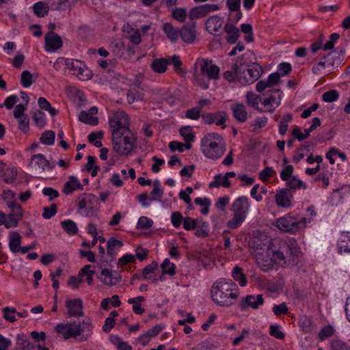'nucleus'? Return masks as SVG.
<instances>
[{
    "label": "nucleus",
    "mask_w": 350,
    "mask_h": 350,
    "mask_svg": "<svg viewBox=\"0 0 350 350\" xmlns=\"http://www.w3.org/2000/svg\"><path fill=\"white\" fill-rule=\"evenodd\" d=\"M249 56L250 54L245 53L232 65V69L237 74V80L242 85L254 83L263 72L262 68L258 64L252 62Z\"/></svg>",
    "instance_id": "nucleus-1"
},
{
    "label": "nucleus",
    "mask_w": 350,
    "mask_h": 350,
    "mask_svg": "<svg viewBox=\"0 0 350 350\" xmlns=\"http://www.w3.org/2000/svg\"><path fill=\"white\" fill-rule=\"evenodd\" d=\"M211 297L213 301L222 307L233 305L239 296L237 284L231 280L219 279L212 286Z\"/></svg>",
    "instance_id": "nucleus-2"
},
{
    "label": "nucleus",
    "mask_w": 350,
    "mask_h": 350,
    "mask_svg": "<svg viewBox=\"0 0 350 350\" xmlns=\"http://www.w3.org/2000/svg\"><path fill=\"white\" fill-rule=\"evenodd\" d=\"M201 150L206 157L216 160L224 155L226 144L221 135L210 133L201 139Z\"/></svg>",
    "instance_id": "nucleus-3"
},
{
    "label": "nucleus",
    "mask_w": 350,
    "mask_h": 350,
    "mask_svg": "<svg viewBox=\"0 0 350 350\" xmlns=\"http://www.w3.org/2000/svg\"><path fill=\"white\" fill-rule=\"evenodd\" d=\"M83 325L80 324L73 323H59L55 327V330L57 333L61 335L64 340H68L71 338L79 336L80 341H85L91 335V332L86 335H81L82 332L85 328H92V322L89 319H85L82 322Z\"/></svg>",
    "instance_id": "nucleus-4"
},
{
    "label": "nucleus",
    "mask_w": 350,
    "mask_h": 350,
    "mask_svg": "<svg viewBox=\"0 0 350 350\" xmlns=\"http://www.w3.org/2000/svg\"><path fill=\"white\" fill-rule=\"evenodd\" d=\"M250 204L246 197L241 196L236 199L232 204L233 218L227 222V226L231 229H235L245 220L248 212Z\"/></svg>",
    "instance_id": "nucleus-5"
},
{
    "label": "nucleus",
    "mask_w": 350,
    "mask_h": 350,
    "mask_svg": "<svg viewBox=\"0 0 350 350\" xmlns=\"http://www.w3.org/2000/svg\"><path fill=\"white\" fill-rule=\"evenodd\" d=\"M109 124L112 135H125L130 132V118L124 111H116L110 116Z\"/></svg>",
    "instance_id": "nucleus-6"
},
{
    "label": "nucleus",
    "mask_w": 350,
    "mask_h": 350,
    "mask_svg": "<svg viewBox=\"0 0 350 350\" xmlns=\"http://www.w3.org/2000/svg\"><path fill=\"white\" fill-rule=\"evenodd\" d=\"M305 224L306 218L297 221L293 217L286 216L279 218L276 221V226L285 232L295 233L299 229L304 228Z\"/></svg>",
    "instance_id": "nucleus-7"
},
{
    "label": "nucleus",
    "mask_w": 350,
    "mask_h": 350,
    "mask_svg": "<svg viewBox=\"0 0 350 350\" xmlns=\"http://www.w3.org/2000/svg\"><path fill=\"white\" fill-rule=\"evenodd\" d=\"M197 64L200 66L201 75L206 76L208 80H218L219 79V68L213 64L208 59H198Z\"/></svg>",
    "instance_id": "nucleus-8"
},
{
    "label": "nucleus",
    "mask_w": 350,
    "mask_h": 350,
    "mask_svg": "<svg viewBox=\"0 0 350 350\" xmlns=\"http://www.w3.org/2000/svg\"><path fill=\"white\" fill-rule=\"evenodd\" d=\"M112 142L114 150L122 155H129L131 152V142L129 136L125 135H112Z\"/></svg>",
    "instance_id": "nucleus-9"
},
{
    "label": "nucleus",
    "mask_w": 350,
    "mask_h": 350,
    "mask_svg": "<svg viewBox=\"0 0 350 350\" xmlns=\"http://www.w3.org/2000/svg\"><path fill=\"white\" fill-rule=\"evenodd\" d=\"M107 263V260L103 259L100 260V266L102 270L98 275V279L105 285L109 286L116 285L119 282L120 277L118 274L114 273L105 268Z\"/></svg>",
    "instance_id": "nucleus-10"
},
{
    "label": "nucleus",
    "mask_w": 350,
    "mask_h": 350,
    "mask_svg": "<svg viewBox=\"0 0 350 350\" xmlns=\"http://www.w3.org/2000/svg\"><path fill=\"white\" fill-rule=\"evenodd\" d=\"M219 7L216 4L206 3L202 5H198L193 8L189 14V18L191 21L202 18L206 16L209 12L216 11Z\"/></svg>",
    "instance_id": "nucleus-11"
},
{
    "label": "nucleus",
    "mask_w": 350,
    "mask_h": 350,
    "mask_svg": "<svg viewBox=\"0 0 350 350\" xmlns=\"http://www.w3.org/2000/svg\"><path fill=\"white\" fill-rule=\"evenodd\" d=\"M97 201L98 198L95 195L83 193L77 198L76 202L79 210L92 211Z\"/></svg>",
    "instance_id": "nucleus-12"
},
{
    "label": "nucleus",
    "mask_w": 350,
    "mask_h": 350,
    "mask_svg": "<svg viewBox=\"0 0 350 350\" xmlns=\"http://www.w3.org/2000/svg\"><path fill=\"white\" fill-rule=\"evenodd\" d=\"M29 166L36 170L44 171L45 169H53L55 164L50 163L43 154H37L31 157Z\"/></svg>",
    "instance_id": "nucleus-13"
},
{
    "label": "nucleus",
    "mask_w": 350,
    "mask_h": 350,
    "mask_svg": "<svg viewBox=\"0 0 350 350\" xmlns=\"http://www.w3.org/2000/svg\"><path fill=\"white\" fill-rule=\"evenodd\" d=\"M268 242L267 250L269 255L271 254L274 260L278 261V264L282 265H285V261H286V251L288 249V244L286 242H282L277 250H273L271 248L272 243L271 241H268Z\"/></svg>",
    "instance_id": "nucleus-14"
},
{
    "label": "nucleus",
    "mask_w": 350,
    "mask_h": 350,
    "mask_svg": "<svg viewBox=\"0 0 350 350\" xmlns=\"http://www.w3.org/2000/svg\"><path fill=\"white\" fill-rule=\"evenodd\" d=\"M45 50L48 52H54L62 46L61 37L53 31H49L44 36Z\"/></svg>",
    "instance_id": "nucleus-15"
},
{
    "label": "nucleus",
    "mask_w": 350,
    "mask_h": 350,
    "mask_svg": "<svg viewBox=\"0 0 350 350\" xmlns=\"http://www.w3.org/2000/svg\"><path fill=\"white\" fill-rule=\"evenodd\" d=\"M224 20L223 18L214 15L210 16L205 23V27L206 31L213 35H220Z\"/></svg>",
    "instance_id": "nucleus-16"
},
{
    "label": "nucleus",
    "mask_w": 350,
    "mask_h": 350,
    "mask_svg": "<svg viewBox=\"0 0 350 350\" xmlns=\"http://www.w3.org/2000/svg\"><path fill=\"white\" fill-rule=\"evenodd\" d=\"M66 307L68 308V315L70 317L83 316V302L79 298L66 300Z\"/></svg>",
    "instance_id": "nucleus-17"
},
{
    "label": "nucleus",
    "mask_w": 350,
    "mask_h": 350,
    "mask_svg": "<svg viewBox=\"0 0 350 350\" xmlns=\"http://www.w3.org/2000/svg\"><path fill=\"white\" fill-rule=\"evenodd\" d=\"M300 254L299 248L295 241H291L288 244V249L286 251L285 265L288 266H294L298 263L299 256Z\"/></svg>",
    "instance_id": "nucleus-18"
},
{
    "label": "nucleus",
    "mask_w": 350,
    "mask_h": 350,
    "mask_svg": "<svg viewBox=\"0 0 350 350\" xmlns=\"http://www.w3.org/2000/svg\"><path fill=\"white\" fill-rule=\"evenodd\" d=\"M271 93H276L278 95V97H276L271 94L269 97L264 100L262 104L265 109V111L273 112L280 104L282 92H280L278 89H273L271 90Z\"/></svg>",
    "instance_id": "nucleus-19"
},
{
    "label": "nucleus",
    "mask_w": 350,
    "mask_h": 350,
    "mask_svg": "<svg viewBox=\"0 0 350 350\" xmlns=\"http://www.w3.org/2000/svg\"><path fill=\"white\" fill-rule=\"evenodd\" d=\"M263 303L264 299L262 295L259 294L256 297L249 295L242 299L239 306L242 309H246L247 307L257 309L260 305H262Z\"/></svg>",
    "instance_id": "nucleus-20"
},
{
    "label": "nucleus",
    "mask_w": 350,
    "mask_h": 350,
    "mask_svg": "<svg viewBox=\"0 0 350 350\" xmlns=\"http://www.w3.org/2000/svg\"><path fill=\"white\" fill-rule=\"evenodd\" d=\"M291 198L289 189H282L275 195V202L278 206L288 208L291 206Z\"/></svg>",
    "instance_id": "nucleus-21"
},
{
    "label": "nucleus",
    "mask_w": 350,
    "mask_h": 350,
    "mask_svg": "<svg viewBox=\"0 0 350 350\" xmlns=\"http://www.w3.org/2000/svg\"><path fill=\"white\" fill-rule=\"evenodd\" d=\"M183 40L187 43H192L196 38V23H191L185 25L180 31Z\"/></svg>",
    "instance_id": "nucleus-22"
},
{
    "label": "nucleus",
    "mask_w": 350,
    "mask_h": 350,
    "mask_svg": "<svg viewBox=\"0 0 350 350\" xmlns=\"http://www.w3.org/2000/svg\"><path fill=\"white\" fill-rule=\"evenodd\" d=\"M280 78V75L278 72L271 74L266 81L262 80L257 83L256 90L262 92L266 88L273 87L279 82Z\"/></svg>",
    "instance_id": "nucleus-23"
},
{
    "label": "nucleus",
    "mask_w": 350,
    "mask_h": 350,
    "mask_svg": "<svg viewBox=\"0 0 350 350\" xmlns=\"http://www.w3.org/2000/svg\"><path fill=\"white\" fill-rule=\"evenodd\" d=\"M83 189V185L76 176H70V180L64 184L63 192L66 195H70L76 191Z\"/></svg>",
    "instance_id": "nucleus-24"
},
{
    "label": "nucleus",
    "mask_w": 350,
    "mask_h": 350,
    "mask_svg": "<svg viewBox=\"0 0 350 350\" xmlns=\"http://www.w3.org/2000/svg\"><path fill=\"white\" fill-rule=\"evenodd\" d=\"M122 245L123 243L122 241L114 238H111L108 240L107 243V253L109 258V259L107 260L108 261H113L114 260L117 250Z\"/></svg>",
    "instance_id": "nucleus-25"
},
{
    "label": "nucleus",
    "mask_w": 350,
    "mask_h": 350,
    "mask_svg": "<svg viewBox=\"0 0 350 350\" xmlns=\"http://www.w3.org/2000/svg\"><path fill=\"white\" fill-rule=\"evenodd\" d=\"M231 109L234 118L237 121L240 122H244L246 121L247 113L246 111L245 107L243 104L234 103L232 105Z\"/></svg>",
    "instance_id": "nucleus-26"
},
{
    "label": "nucleus",
    "mask_w": 350,
    "mask_h": 350,
    "mask_svg": "<svg viewBox=\"0 0 350 350\" xmlns=\"http://www.w3.org/2000/svg\"><path fill=\"white\" fill-rule=\"evenodd\" d=\"M284 180L286 181V188L292 193L297 189H306V184L295 176H281Z\"/></svg>",
    "instance_id": "nucleus-27"
},
{
    "label": "nucleus",
    "mask_w": 350,
    "mask_h": 350,
    "mask_svg": "<svg viewBox=\"0 0 350 350\" xmlns=\"http://www.w3.org/2000/svg\"><path fill=\"white\" fill-rule=\"evenodd\" d=\"M224 31L227 33L226 40L230 44H234L239 37V29L233 25L226 24L224 26Z\"/></svg>",
    "instance_id": "nucleus-28"
},
{
    "label": "nucleus",
    "mask_w": 350,
    "mask_h": 350,
    "mask_svg": "<svg viewBox=\"0 0 350 350\" xmlns=\"http://www.w3.org/2000/svg\"><path fill=\"white\" fill-rule=\"evenodd\" d=\"M113 47V52L119 53L120 51L124 50L131 49V40H127L124 38H122L120 40H115L111 43Z\"/></svg>",
    "instance_id": "nucleus-29"
},
{
    "label": "nucleus",
    "mask_w": 350,
    "mask_h": 350,
    "mask_svg": "<svg viewBox=\"0 0 350 350\" xmlns=\"http://www.w3.org/2000/svg\"><path fill=\"white\" fill-rule=\"evenodd\" d=\"M179 133L186 142L185 149L189 150L191 147V142H193L195 138L192 127L190 126H183L180 129Z\"/></svg>",
    "instance_id": "nucleus-30"
},
{
    "label": "nucleus",
    "mask_w": 350,
    "mask_h": 350,
    "mask_svg": "<svg viewBox=\"0 0 350 350\" xmlns=\"http://www.w3.org/2000/svg\"><path fill=\"white\" fill-rule=\"evenodd\" d=\"M331 53L327 55H324L322 59L313 66L312 71L315 74H321L323 70L325 68H330L332 66V63L330 61Z\"/></svg>",
    "instance_id": "nucleus-31"
},
{
    "label": "nucleus",
    "mask_w": 350,
    "mask_h": 350,
    "mask_svg": "<svg viewBox=\"0 0 350 350\" xmlns=\"http://www.w3.org/2000/svg\"><path fill=\"white\" fill-rule=\"evenodd\" d=\"M9 248L13 253L19 252L21 242V236L16 231L10 232L9 236Z\"/></svg>",
    "instance_id": "nucleus-32"
},
{
    "label": "nucleus",
    "mask_w": 350,
    "mask_h": 350,
    "mask_svg": "<svg viewBox=\"0 0 350 350\" xmlns=\"http://www.w3.org/2000/svg\"><path fill=\"white\" fill-rule=\"evenodd\" d=\"M170 60L166 58H159L153 60L151 68L157 73H163L166 71Z\"/></svg>",
    "instance_id": "nucleus-33"
},
{
    "label": "nucleus",
    "mask_w": 350,
    "mask_h": 350,
    "mask_svg": "<svg viewBox=\"0 0 350 350\" xmlns=\"http://www.w3.org/2000/svg\"><path fill=\"white\" fill-rule=\"evenodd\" d=\"M33 10L38 17H44L49 14V6L44 1H38L33 5Z\"/></svg>",
    "instance_id": "nucleus-34"
},
{
    "label": "nucleus",
    "mask_w": 350,
    "mask_h": 350,
    "mask_svg": "<svg viewBox=\"0 0 350 350\" xmlns=\"http://www.w3.org/2000/svg\"><path fill=\"white\" fill-rule=\"evenodd\" d=\"M162 269V274L159 276V280H163V275L164 274H169L170 275H174L175 274L176 266L174 263L171 262L168 258H165L163 263L161 265Z\"/></svg>",
    "instance_id": "nucleus-35"
},
{
    "label": "nucleus",
    "mask_w": 350,
    "mask_h": 350,
    "mask_svg": "<svg viewBox=\"0 0 350 350\" xmlns=\"http://www.w3.org/2000/svg\"><path fill=\"white\" fill-rule=\"evenodd\" d=\"M118 316V313L117 311L113 310L110 312L108 317L106 318L105 321V323L103 326V332L108 333L111 331V329L114 327L116 321L115 318Z\"/></svg>",
    "instance_id": "nucleus-36"
},
{
    "label": "nucleus",
    "mask_w": 350,
    "mask_h": 350,
    "mask_svg": "<svg viewBox=\"0 0 350 350\" xmlns=\"http://www.w3.org/2000/svg\"><path fill=\"white\" fill-rule=\"evenodd\" d=\"M61 226L64 230L70 235L76 234L78 232V228L76 223L71 219H66L61 221Z\"/></svg>",
    "instance_id": "nucleus-37"
},
{
    "label": "nucleus",
    "mask_w": 350,
    "mask_h": 350,
    "mask_svg": "<svg viewBox=\"0 0 350 350\" xmlns=\"http://www.w3.org/2000/svg\"><path fill=\"white\" fill-rule=\"evenodd\" d=\"M75 75L81 81H86L92 77V72L83 63H82L80 66V69L75 72Z\"/></svg>",
    "instance_id": "nucleus-38"
},
{
    "label": "nucleus",
    "mask_w": 350,
    "mask_h": 350,
    "mask_svg": "<svg viewBox=\"0 0 350 350\" xmlns=\"http://www.w3.org/2000/svg\"><path fill=\"white\" fill-rule=\"evenodd\" d=\"M233 278L238 281L240 286H245L247 284L246 276L243 273L242 269L239 266H235L232 272Z\"/></svg>",
    "instance_id": "nucleus-39"
},
{
    "label": "nucleus",
    "mask_w": 350,
    "mask_h": 350,
    "mask_svg": "<svg viewBox=\"0 0 350 350\" xmlns=\"http://www.w3.org/2000/svg\"><path fill=\"white\" fill-rule=\"evenodd\" d=\"M121 302L120 301L119 297L118 295H113L110 298H105L102 300L100 304V307L103 310H108L110 307V305L113 307H118L120 305Z\"/></svg>",
    "instance_id": "nucleus-40"
},
{
    "label": "nucleus",
    "mask_w": 350,
    "mask_h": 350,
    "mask_svg": "<svg viewBox=\"0 0 350 350\" xmlns=\"http://www.w3.org/2000/svg\"><path fill=\"white\" fill-rule=\"evenodd\" d=\"M79 120L83 123L93 126L97 125L98 123V118L90 116L86 111H81L80 112Z\"/></svg>",
    "instance_id": "nucleus-41"
},
{
    "label": "nucleus",
    "mask_w": 350,
    "mask_h": 350,
    "mask_svg": "<svg viewBox=\"0 0 350 350\" xmlns=\"http://www.w3.org/2000/svg\"><path fill=\"white\" fill-rule=\"evenodd\" d=\"M111 342L116 346L118 350H131V346L122 340L116 335L110 336Z\"/></svg>",
    "instance_id": "nucleus-42"
},
{
    "label": "nucleus",
    "mask_w": 350,
    "mask_h": 350,
    "mask_svg": "<svg viewBox=\"0 0 350 350\" xmlns=\"http://www.w3.org/2000/svg\"><path fill=\"white\" fill-rule=\"evenodd\" d=\"M228 176H215L214 181L209 184L210 188H217L220 186L228 188L230 186V183L228 179Z\"/></svg>",
    "instance_id": "nucleus-43"
},
{
    "label": "nucleus",
    "mask_w": 350,
    "mask_h": 350,
    "mask_svg": "<svg viewBox=\"0 0 350 350\" xmlns=\"http://www.w3.org/2000/svg\"><path fill=\"white\" fill-rule=\"evenodd\" d=\"M163 29L166 33L167 38L172 41H176L178 38L180 32H178L170 23H165Z\"/></svg>",
    "instance_id": "nucleus-44"
},
{
    "label": "nucleus",
    "mask_w": 350,
    "mask_h": 350,
    "mask_svg": "<svg viewBox=\"0 0 350 350\" xmlns=\"http://www.w3.org/2000/svg\"><path fill=\"white\" fill-rule=\"evenodd\" d=\"M55 134L53 131H44L40 138V142L44 145L51 146L55 142Z\"/></svg>",
    "instance_id": "nucleus-45"
},
{
    "label": "nucleus",
    "mask_w": 350,
    "mask_h": 350,
    "mask_svg": "<svg viewBox=\"0 0 350 350\" xmlns=\"http://www.w3.org/2000/svg\"><path fill=\"white\" fill-rule=\"evenodd\" d=\"M172 16L176 21L183 23L187 18V10L185 8H172Z\"/></svg>",
    "instance_id": "nucleus-46"
},
{
    "label": "nucleus",
    "mask_w": 350,
    "mask_h": 350,
    "mask_svg": "<svg viewBox=\"0 0 350 350\" xmlns=\"http://www.w3.org/2000/svg\"><path fill=\"white\" fill-rule=\"evenodd\" d=\"M292 120V115L290 113H287L283 116L281 121L279 124V133L284 135L286 131L288 130V123L291 122Z\"/></svg>",
    "instance_id": "nucleus-47"
},
{
    "label": "nucleus",
    "mask_w": 350,
    "mask_h": 350,
    "mask_svg": "<svg viewBox=\"0 0 350 350\" xmlns=\"http://www.w3.org/2000/svg\"><path fill=\"white\" fill-rule=\"evenodd\" d=\"M226 4L230 11L237 12V20L240 19L242 16L240 11L241 0H227Z\"/></svg>",
    "instance_id": "nucleus-48"
},
{
    "label": "nucleus",
    "mask_w": 350,
    "mask_h": 350,
    "mask_svg": "<svg viewBox=\"0 0 350 350\" xmlns=\"http://www.w3.org/2000/svg\"><path fill=\"white\" fill-rule=\"evenodd\" d=\"M153 225V221L147 217H141L137 224V229L148 230Z\"/></svg>",
    "instance_id": "nucleus-49"
},
{
    "label": "nucleus",
    "mask_w": 350,
    "mask_h": 350,
    "mask_svg": "<svg viewBox=\"0 0 350 350\" xmlns=\"http://www.w3.org/2000/svg\"><path fill=\"white\" fill-rule=\"evenodd\" d=\"M21 83L24 88L29 87L32 83V75L28 70H24L21 73Z\"/></svg>",
    "instance_id": "nucleus-50"
},
{
    "label": "nucleus",
    "mask_w": 350,
    "mask_h": 350,
    "mask_svg": "<svg viewBox=\"0 0 350 350\" xmlns=\"http://www.w3.org/2000/svg\"><path fill=\"white\" fill-rule=\"evenodd\" d=\"M3 313V318L11 323L16 321V318L14 314L16 313V310L15 308L5 307L2 310Z\"/></svg>",
    "instance_id": "nucleus-51"
},
{
    "label": "nucleus",
    "mask_w": 350,
    "mask_h": 350,
    "mask_svg": "<svg viewBox=\"0 0 350 350\" xmlns=\"http://www.w3.org/2000/svg\"><path fill=\"white\" fill-rule=\"evenodd\" d=\"M338 97V92L335 90H332L323 93L322 99L326 103H332L336 100Z\"/></svg>",
    "instance_id": "nucleus-52"
},
{
    "label": "nucleus",
    "mask_w": 350,
    "mask_h": 350,
    "mask_svg": "<svg viewBox=\"0 0 350 350\" xmlns=\"http://www.w3.org/2000/svg\"><path fill=\"white\" fill-rule=\"evenodd\" d=\"M56 204H53L50 206H45L43 208L42 217L46 219H49L57 213Z\"/></svg>",
    "instance_id": "nucleus-53"
},
{
    "label": "nucleus",
    "mask_w": 350,
    "mask_h": 350,
    "mask_svg": "<svg viewBox=\"0 0 350 350\" xmlns=\"http://www.w3.org/2000/svg\"><path fill=\"white\" fill-rule=\"evenodd\" d=\"M259 97L252 92H248L246 94L247 103L252 106L256 109L259 110L258 107Z\"/></svg>",
    "instance_id": "nucleus-54"
},
{
    "label": "nucleus",
    "mask_w": 350,
    "mask_h": 350,
    "mask_svg": "<svg viewBox=\"0 0 350 350\" xmlns=\"http://www.w3.org/2000/svg\"><path fill=\"white\" fill-rule=\"evenodd\" d=\"M257 263L259 267L264 271H267L273 267V260L271 258L262 259L258 257Z\"/></svg>",
    "instance_id": "nucleus-55"
},
{
    "label": "nucleus",
    "mask_w": 350,
    "mask_h": 350,
    "mask_svg": "<svg viewBox=\"0 0 350 350\" xmlns=\"http://www.w3.org/2000/svg\"><path fill=\"white\" fill-rule=\"evenodd\" d=\"M82 63V62L79 60L68 59L66 61V66L70 71H72V74L75 75V72L80 69V66Z\"/></svg>",
    "instance_id": "nucleus-56"
},
{
    "label": "nucleus",
    "mask_w": 350,
    "mask_h": 350,
    "mask_svg": "<svg viewBox=\"0 0 350 350\" xmlns=\"http://www.w3.org/2000/svg\"><path fill=\"white\" fill-rule=\"evenodd\" d=\"M7 215V225L6 228H16L18 225V221L22 218H19L18 217H16L15 214L11 213Z\"/></svg>",
    "instance_id": "nucleus-57"
},
{
    "label": "nucleus",
    "mask_w": 350,
    "mask_h": 350,
    "mask_svg": "<svg viewBox=\"0 0 350 350\" xmlns=\"http://www.w3.org/2000/svg\"><path fill=\"white\" fill-rule=\"evenodd\" d=\"M33 119L38 126L43 127L45 125V115L42 111H36Z\"/></svg>",
    "instance_id": "nucleus-58"
},
{
    "label": "nucleus",
    "mask_w": 350,
    "mask_h": 350,
    "mask_svg": "<svg viewBox=\"0 0 350 350\" xmlns=\"http://www.w3.org/2000/svg\"><path fill=\"white\" fill-rule=\"evenodd\" d=\"M331 347L332 350H349L350 349V347L339 339H333L331 341Z\"/></svg>",
    "instance_id": "nucleus-59"
},
{
    "label": "nucleus",
    "mask_w": 350,
    "mask_h": 350,
    "mask_svg": "<svg viewBox=\"0 0 350 350\" xmlns=\"http://www.w3.org/2000/svg\"><path fill=\"white\" fill-rule=\"evenodd\" d=\"M183 228L186 230H192L197 228V220L192 219L189 217H186L183 219Z\"/></svg>",
    "instance_id": "nucleus-60"
},
{
    "label": "nucleus",
    "mask_w": 350,
    "mask_h": 350,
    "mask_svg": "<svg viewBox=\"0 0 350 350\" xmlns=\"http://www.w3.org/2000/svg\"><path fill=\"white\" fill-rule=\"evenodd\" d=\"M8 204L12 213L15 214L16 216L19 218L23 217V209L21 205L15 202H10Z\"/></svg>",
    "instance_id": "nucleus-61"
},
{
    "label": "nucleus",
    "mask_w": 350,
    "mask_h": 350,
    "mask_svg": "<svg viewBox=\"0 0 350 350\" xmlns=\"http://www.w3.org/2000/svg\"><path fill=\"white\" fill-rule=\"evenodd\" d=\"M334 333V329L332 326H325L319 333V336L321 340H324L325 338L332 336Z\"/></svg>",
    "instance_id": "nucleus-62"
},
{
    "label": "nucleus",
    "mask_w": 350,
    "mask_h": 350,
    "mask_svg": "<svg viewBox=\"0 0 350 350\" xmlns=\"http://www.w3.org/2000/svg\"><path fill=\"white\" fill-rule=\"evenodd\" d=\"M200 116V109L197 107L188 109L185 112V117L191 120H196Z\"/></svg>",
    "instance_id": "nucleus-63"
},
{
    "label": "nucleus",
    "mask_w": 350,
    "mask_h": 350,
    "mask_svg": "<svg viewBox=\"0 0 350 350\" xmlns=\"http://www.w3.org/2000/svg\"><path fill=\"white\" fill-rule=\"evenodd\" d=\"M183 217L180 213L174 212L172 214L171 220L173 226L176 228L180 226L181 224H183Z\"/></svg>",
    "instance_id": "nucleus-64"
}]
</instances>
